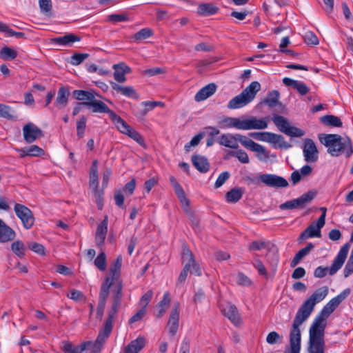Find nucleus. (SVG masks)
Returning a JSON list of instances; mask_svg holds the SVG:
<instances>
[{
    "label": "nucleus",
    "instance_id": "nucleus-1",
    "mask_svg": "<svg viewBox=\"0 0 353 353\" xmlns=\"http://www.w3.org/2000/svg\"><path fill=\"white\" fill-rule=\"evenodd\" d=\"M319 139L332 157L345 154L350 157L353 153L352 142L348 137H342L338 134H319Z\"/></svg>",
    "mask_w": 353,
    "mask_h": 353
},
{
    "label": "nucleus",
    "instance_id": "nucleus-2",
    "mask_svg": "<svg viewBox=\"0 0 353 353\" xmlns=\"http://www.w3.org/2000/svg\"><path fill=\"white\" fill-rule=\"evenodd\" d=\"M238 142H240L243 147L251 151L261 154L263 157L257 155L259 159H268L269 154L266 149L261 145L255 143L248 137L240 134H223L219 137L218 143L219 145L232 148L237 149L239 148Z\"/></svg>",
    "mask_w": 353,
    "mask_h": 353
},
{
    "label": "nucleus",
    "instance_id": "nucleus-3",
    "mask_svg": "<svg viewBox=\"0 0 353 353\" xmlns=\"http://www.w3.org/2000/svg\"><path fill=\"white\" fill-rule=\"evenodd\" d=\"M327 317L320 314L314 319L309 330L308 353H323L325 350L324 334Z\"/></svg>",
    "mask_w": 353,
    "mask_h": 353
},
{
    "label": "nucleus",
    "instance_id": "nucleus-4",
    "mask_svg": "<svg viewBox=\"0 0 353 353\" xmlns=\"http://www.w3.org/2000/svg\"><path fill=\"white\" fill-rule=\"evenodd\" d=\"M122 266V256H118L112 261L110 267L111 281L115 283V287L112 289V306L110 310L119 312L122 296H123V283L121 279V270Z\"/></svg>",
    "mask_w": 353,
    "mask_h": 353
},
{
    "label": "nucleus",
    "instance_id": "nucleus-5",
    "mask_svg": "<svg viewBox=\"0 0 353 353\" xmlns=\"http://www.w3.org/2000/svg\"><path fill=\"white\" fill-rule=\"evenodd\" d=\"M118 312L110 310L108 316L105 321L103 326L99 330V334L94 342L84 341L85 350H90V353H101L105 341L109 338L112 329L114 319L117 316Z\"/></svg>",
    "mask_w": 353,
    "mask_h": 353
},
{
    "label": "nucleus",
    "instance_id": "nucleus-6",
    "mask_svg": "<svg viewBox=\"0 0 353 353\" xmlns=\"http://www.w3.org/2000/svg\"><path fill=\"white\" fill-rule=\"evenodd\" d=\"M261 90V84L258 81H252L239 95L233 97L228 103L230 110L239 109L250 103Z\"/></svg>",
    "mask_w": 353,
    "mask_h": 353
},
{
    "label": "nucleus",
    "instance_id": "nucleus-7",
    "mask_svg": "<svg viewBox=\"0 0 353 353\" xmlns=\"http://www.w3.org/2000/svg\"><path fill=\"white\" fill-rule=\"evenodd\" d=\"M350 246L349 243L344 244L334 258L330 268L319 266L314 270V276L316 278L321 279L325 277L327 272L330 275L335 274L344 264L349 252Z\"/></svg>",
    "mask_w": 353,
    "mask_h": 353
},
{
    "label": "nucleus",
    "instance_id": "nucleus-8",
    "mask_svg": "<svg viewBox=\"0 0 353 353\" xmlns=\"http://www.w3.org/2000/svg\"><path fill=\"white\" fill-rule=\"evenodd\" d=\"M310 314L299 308L293 321L292 327L290 333V350L289 352H298L301 350V334L299 326L307 320Z\"/></svg>",
    "mask_w": 353,
    "mask_h": 353
},
{
    "label": "nucleus",
    "instance_id": "nucleus-9",
    "mask_svg": "<svg viewBox=\"0 0 353 353\" xmlns=\"http://www.w3.org/2000/svg\"><path fill=\"white\" fill-rule=\"evenodd\" d=\"M272 120L278 128V129L284 134L292 137H301L305 134V132L301 129L291 126L288 120L283 116L274 114Z\"/></svg>",
    "mask_w": 353,
    "mask_h": 353
},
{
    "label": "nucleus",
    "instance_id": "nucleus-10",
    "mask_svg": "<svg viewBox=\"0 0 353 353\" xmlns=\"http://www.w3.org/2000/svg\"><path fill=\"white\" fill-rule=\"evenodd\" d=\"M316 194L315 191H309L297 199L287 201L281 204L279 208L282 210L303 209L314 199Z\"/></svg>",
    "mask_w": 353,
    "mask_h": 353
},
{
    "label": "nucleus",
    "instance_id": "nucleus-11",
    "mask_svg": "<svg viewBox=\"0 0 353 353\" xmlns=\"http://www.w3.org/2000/svg\"><path fill=\"white\" fill-rule=\"evenodd\" d=\"M88 110H90L93 113H106L109 115L111 121L114 123L117 119L119 117L114 111L110 110L109 107L102 101L96 99L95 97L91 101L81 102Z\"/></svg>",
    "mask_w": 353,
    "mask_h": 353
},
{
    "label": "nucleus",
    "instance_id": "nucleus-12",
    "mask_svg": "<svg viewBox=\"0 0 353 353\" xmlns=\"http://www.w3.org/2000/svg\"><path fill=\"white\" fill-rule=\"evenodd\" d=\"M14 211L21 220L24 228L27 230L32 228L34 223V217L32 212L28 207L23 204L15 203Z\"/></svg>",
    "mask_w": 353,
    "mask_h": 353
},
{
    "label": "nucleus",
    "instance_id": "nucleus-13",
    "mask_svg": "<svg viewBox=\"0 0 353 353\" xmlns=\"http://www.w3.org/2000/svg\"><path fill=\"white\" fill-rule=\"evenodd\" d=\"M114 124L121 133L127 134L140 145H145L144 139L141 134L131 128L120 116L114 122Z\"/></svg>",
    "mask_w": 353,
    "mask_h": 353
},
{
    "label": "nucleus",
    "instance_id": "nucleus-14",
    "mask_svg": "<svg viewBox=\"0 0 353 353\" xmlns=\"http://www.w3.org/2000/svg\"><path fill=\"white\" fill-rule=\"evenodd\" d=\"M351 290L350 288H346L342 291L336 296L332 298L321 310L320 312L324 316L327 317L335 310V309L344 301L350 294Z\"/></svg>",
    "mask_w": 353,
    "mask_h": 353
},
{
    "label": "nucleus",
    "instance_id": "nucleus-15",
    "mask_svg": "<svg viewBox=\"0 0 353 353\" xmlns=\"http://www.w3.org/2000/svg\"><path fill=\"white\" fill-rule=\"evenodd\" d=\"M259 179L263 183L268 187L286 188L289 185L285 178L275 174H261L259 176Z\"/></svg>",
    "mask_w": 353,
    "mask_h": 353
},
{
    "label": "nucleus",
    "instance_id": "nucleus-16",
    "mask_svg": "<svg viewBox=\"0 0 353 353\" xmlns=\"http://www.w3.org/2000/svg\"><path fill=\"white\" fill-rule=\"evenodd\" d=\"M322 219H317L312 222L303 232L301 233L299 241L305 240L307 238L321 237V229L324 226Z\"/></svg>",
    "mask_w": 353,
    "mask_h": 353
},
{
    "label": "nucleus",
    "instance_id": "nucleus-17",
    "mask_svg": "<svg viewBox=\"0 0 353 353\" xmlns=\"http://www.w3.org/2000/svg\"><path fill=\"white\" fill-rule=\"evenodd\" d=\"M305 161L307 163H314L318 160L319 151L311 139H305L303 149Z\"/></svg>",
    "mask_w": 353,
    "mask_h": 353
},
{
    "label": "nucleus",
    "instance_id": "nucleus-18",
    "mask_svg": "<svg viewBox=\"0 0 353 353\" xmlns=\"http://www.w3.org/2000/svg\"><path fill=\"white\" fill-rule=\"evenodd\" d=\"M179 302H176L171 310L169 320L168 322V328L169 334L174 336L178 330L179 324Z\"/></svg>",
    "mask_w": 353,
    "mask_h": 353
},
{
    "label": "nucleus",
    "instance_id": "nucleus-19",
    "mask_svg": "<svg viewBox=\"0 0 353 353\" xmlns=\"http://www.w3.org/2000/svg\"><path fill=\"white\" fill-rule=\"evenodd\" d=\"M267 119L268 118L256 119L254 117H252L249 119L241 120V130L265 129L268 127Z\"/></svg>",
    "mask_w": 353,
    "mask_h": 353
},
{
    "label": "nucleus",
    "instance_id": "nucleus-20",
    "mask_svg": "<svg viewBox=\"0 0 353 353\" xmlns=\"http://www.w3.org/2000/svg\"><path fill=\"white\" fill-rule=\"evenodd\" d=\"M23 133L24 140L28 143L34 142L42 135L41 130L32 123H28L23 127Z\"/></svg>",
    "mask_w": 353,
    "mask_h": 353
},
{
    "label": "nucleus",
    "instance_id": "nucleus-21",
    "mask_svg": "<svg viewBox=\"0 0 353 353\" xmlns=\"http://www.w3.org/2000/svg\"><path fill=\"white\" fill-rule=\"evenodd\" d=\"M81 37L72 33L49 39V43L61 46L71 47L74 42L79 41Z\"/></svg>",
    "mask_w": 353,
    "mask_h": 353
},
{
    "label": "nucleus",
    "instance_id": "nucleus-22",
    "mask_svg": "<svg viewBox=\"0 0 353 353\" xmlns=\"http://www.w3.org/2000/svg\"><path fill=\"white\" fill-rule=\"evenodd\" d=\"M221 311L234 325H238L241 323L240 314L235 305L228 303L221 309Z\"/></svg>",
    "mask_w": 353,
    "mask_h": 353
},
{
    "label": "nucleus",
    "instance_id": "nucleus-23",
    "mask_svg": "<svg viewBox=\"0 0 353 353\" xmlns=\"http://www.w3.org/2000/svg\"><path fill=\"white\" fill-rule=\"evenodd\" d=\"M16 237L15 231L0 219V243H6L13 241Z\"/></svg>",
    "mask_w": 353,
    "mask_h": 353
},
{
    "label": "nucleus",
    "instance_id": "nucleus-24",
    "mask_svg": "<svg viewBox=\"0 0 353 353\" xmlns=\"http://www.w3.org/2000/svg\"><path fill=\"white\" fill-rule=\"evenodd\" d=\"M114 70V78L119 83H123L126 81L125 74L131 72V68L125 63L121 62L113 65Z\"/></svg>",
    "mask_w": 353,
    "mask_h": 353
},
{
    "label": "nucleus",
    "instance_id": "nucleus-25",
    "mask_svg": "<svg viewBox=\"0 0 353 353\" xmlns=\"http://www.w3.org/2000/svg\"><path fill=\"white\" fill-rule=\"evenodd\" d=\"M110 85L114 90L125 97L136 100L139 98V94L132 86H123L116 83L115 82H110Z\"/></svg>",
    "mask_w": 353,
    "mask_h": 353
},
{
    "label": "nucleus",
    "instance_id": "nucleus-26",
    "mask_svg": "<svg viewBox=\"0 0 353 353\" xmlns=\"http://www.w3.org/2000/svg\"><path fill=\"white\" fill-rule=\"evenodd\" d=\"M182 257L184 261H188L186 264H190V266L192 268V270L190 271L191 274H194L197 276L201 275V270L194 259L192 252L186 246L183 248Z\"/></svg>",
    "mask_w": 353,
    "mask_h": 353
},
{
    "label": "nucleus",
    "instance_id": "nucleus-27",
    "mask_svg": "<svg viewBox=\"0 0 353 353\" xmlns=\"http://www.w3.org/2000/svg\"><path fill=\"white\" fill-rule=\"evenodd\" d=\"M283 83L285 85L292 87L294 90H297L301 96L305 95L310 91L309 88L302 81L285 77L283 79Z\"/></svg>",
    "mask_w": 353,
    "mask_h": 353
},
{
    "label": "nucleus",
    "instance_id": "nucleus-28",
    "mask_svg": "<svg viewBox=\"0 0 353 353\" xmlns=\"http://www.w3.org/2000/svg\"><path fill=\"white\" fill-rule=\"evenodd\" d=\"M146 340L144 336H139L136 339L132 340L125 348L123 353H138L145 345Z\"/></svg>",
    "mask_w": 353,
    "mask_h": 353
},
{
    "label": "nucleus",
    "instance_id": "nucleus-29",
    "mask_svg": "<svg viewBox=\"0 0 353 353\" xmlns=\"http://www.w3.org/2000/svg\"><path fill=\"white\" fill-rule=\"evenodd\" d=\"M111 286H113V289L115 287V283L111 281L110 276H106L101 285L98 303L106 304Z\"/></svg>",
    "mask_w": 353,
    "mask_h": 353
},
{
    "label": "nucleus",
    "instance_id": "nucleus-30",
    "mask_svg": "<svg viewBox=\"0 0 353 353\" xmlns=\"http://www.w3.org/2000/svg\"><path fill=\"white\" fill-rule=\"evenodd\" d=\"M217 88L216 85L214 83H211L201 89H200L195 94L194 99L196 101H201L205 100L208 97H211L214 94Z\"/></svg>",
    "mask_w": 353,
    "mask_h": 353
},
{
    "label": "nucleus",
    "instance_id": "nucleus-31",
    "mask_svg": "<svg viewBox=\"0 0 353 353\" xmlns=\"http://www.w3.org/2000/svg\"><path fill=\"white\" fill-rule=\"evenodd\" d=\"M192 163L195 168L201 173H206L210 169V163L205 157L194 154L192 156Z\"/></svg>",
    "mask_w": 353,
    "mask_h": 353
},
{
    "label": "nucleus",
    "instance_id": "nucleus-32",
    "mask_svg": "<svg viewBox=\"0 0 353 353\" xmlns=\"http://www.w3.org/2000/svg\"><path fill=\"white\" fill-rule=\"evenodd\" d=\"M219 124L222 128H234L241 130V120L239 118L224 117L219 121Z\"/></svg>",
    "mask_w": 353,
    "mask_h": 353
},
{
    "label": "nucleus",
    "instance_id": "nucleus-33",
    "mask_svg": "<svg viewBox=\"0 0 353 353\" xmlns=\"http://www.w3.org/2000/svg\"><path fill=\"white\" fill-rule=\"evenodd\" d=\"M96 96L101 97V95L97 94V92L93 90H75L72 92V97L79 101H91Z\"/></svg>",
    "mask_w": 353,
    "mask_h": 353
},
{
    "label": "nucleus",
    "instance_id": "nucleus-34",
    "mask_svg": "<svg viewBox=\"0 0 353 353\" xmlns=\"http://www.w3.org/2000/svg\"><path fill=\"white\" fill-rule=\"evenodd\" d=\"M219 8L210 3H203L199 5L197 12L199 15L210 16L218 12Z\"/></svg>",
    "mask_w": 353,
    "mask_h": 353
},
{
    "label": "nucleus",
    "instance_id": "nucleus-35",
    "mask_svg": "<svg viewBox=\"0 0 353 353\" xmlns=\"http://www.w3.org/2000/svg\"><path fill=\"white\" fill-rule=\"evenodd\" d=\"M279 92L276 90H274L268 93L267 97L264 99L263 102L269 108H274L276 105L282 106L281 103L279 100Z\"/></svg>",
    "mask_w": 353,
    "mask_h": 353
},
{
    "label": "nucleus",
    "instance_id": "nucleus-36",
    "mask_svg": "<svg viewBox=\"0 0 353 353\" xmlns=\"http://www.w3.org/2000/svg\"><path fill=\"white\" fill-rule=\"evenodd\" d=\"M320 121L323 125L330 127L341 128L343 125V123L339 117L331 114L321 117Z\"/></svg>",
    "mask_w": 353,
    "mask_h": 353
},
{
    "label": "nucleus",
    "instance_id": "nucleus-37",
    "mask_svg": "<svg viewBox=\"0 0 353 353\" xmlns=\"http://www.w3.org/2000/svg\"><path fill=\"white\" fill-rule=\"evenodd\" d=\"M314 248L312 243H309L306 247L301 249L294 256L291 261L290 266L295 267L300 261L310 253V252Z\"/></svg>",
    "mask_w": 353,
    "mask_h": 353
},
{
    "label": "nucleus",
    "instance_id": "nucleus-38",
    "mask_svg": "<svg viewBox=\"0 0 353 353\" xmlns=\"http://www.w3.org/2000/svg\"><path fill=\"white\" fill-rule=\"evenodd\" d=\"M170 294L168 292L164 293L163 299L158 303L157 305L159 309L158 313L157 314V317L161 318L163 316L165 312H166L167 308L169 307L171 299H170Z\"/></svg>",
    "mask_w": 353,
    "mask_h": 353
},
{
    "label": "nucleus",
    "instance_id": "nucleus-39",
    "mask_svg": "<svg viewBox=\"0 0 353 353\" xmlns=\"http://www.w3.org/2000/svg\"><path fill=\"white\" fill-rule=\"evenodd\" d=\"M62 350L65 353H82L85 350V345L83 342L79 345H75L71 342L64 341Z\"/></svg>",
    "mask_w": 353,
    "mask_h": 353
},
{
    "label": "nucleus",
    "instance_id": "nucleus-40",
    "mask_svg": "<svg viewBox=\"0 0 353 353\" xmlns=\"http://www.w3.org/2000/svg\"><path fill=\"white\" fill-rule=\"evenodd\" d=\"M243 191L241 188H234L225 194L226 201L228 203H235L242 197Z\"/></svg>",
    "mask_w": 353,
    "mask_h": 353
},
{
    "label": "nucleus",
    "instance_id": "nucleus-41",
    "mask_svg": "<svg viewBox=\"0 0 353 353\" xmlns=\"http://www.w3.org/2000/svg\"><path fill=\"white\" fill-rule=\"evenodd\" d=\"M328 294V287L323 286L322 288H320L317 289L310 297L309 299L314 303L316 305V303L321 302L323 301L325 296Z\"/></svg>",
    "mask_w": 353,
    "mask_h": 353
},
{
    "label": "nucleus",
    "instance_id": "nucleus-42",
    "mask_svg": "<svg viewBox=\"0 0 353 353\" xmlns=\"http://www.w3.org/2000/svg\"><path fill=\"white\" fill-rule=\"evenodd\" d=\"M21 156L22 157L26 156L39 157L43 153V149L37 145H32L29 147H26L20 150Z\"/></svg>",
    "mask_w": 353,
    "mask_h": 353
},
{
    "label": "nucleus",
    "instance_id": "nucleus-43",
    "mask_svg": "<svg viewBox=\"0 0 353 353\" xmlns=\"http://www.w3.org/2000/svg\"><path fill=\"white\" fill-rule=\"evenodd\" d=\"M98 161L94 160L92 162L90 171V185L94 186V189L98 188Z\"/></svg>",
    "mask_w": 353,
    "mask_h": 353
},
{
    "label": "nucleus",
    "instance_id": "nucleus-44",
    "mask_svg": "<svg viewBox=\"0 0 353 353\" xmlns=\"http://www.w3.org/2000/svg\"><path fill=\"white\" fill-rule=\"evenodd\" d=\"M17 54V50L8 46L3 47L0 50V58L4 61L13 60Z\"/></svg>",
    "mask_w": 353,
    "mask_h": 353
},
{
    "label": "nucleus",
    "instance_id": "nucleus-45",
    "mask_svg": "<svg viewBox=\"0 0 353 353\" xmlns=\"http://www.w3.org/2000/svg\"><path fill=\"white\" fill-rule=\"evenodd\" d=\"M14 111L11 110L9 105L0 103V117L5 118L11 121H16L17 116L14 115Z\"/></svg>",
    "mask_w": 353,
    "mask_h": 353
},
{
    "label": "nucleus",
    "instance_id": "nucleus-46",
    "mask_svg": "<svg viewBox=\"0 0 353 353\" xmlns=\"http://www.w3.org/2000/svg\"><path fill=\"white\" fill-rule=\"evenodd\" d=\"M26 245L21 241H15L11 245L12 251L19 257L25 256Z\"/></svg>",
    "mask_w": 353,
    "mask_h": 353
},
{
    "label": "nucleus",
    "instance_id": "nucleus-47",
    "mask_svg": "<svg viewBox=\"0 0 353 353\" xmlns=\"http://www.w3.org/2000/svg\"><path fill=\"white\" fill-rule=\"evenodd\" d=\"M0 31L7 33L8 37H16L17 38H25V33L22 32H16L10 29L9 26L3 23L0 22Z\"/></svg>",
    "mask_w": 353,
    "mask_h": 353
},
{
    "label": "nucleus",
    "instance_id": "nucleus-48",
    "mask_svg": "<svg viewBox=\"0 0 353 353\" xmlns=\"http://www.w3.org/2000/svg\"><path fill=\"white\" fill-rule=\"evenodd\" d=\"M69 90L67 88L62 86L59 88L57 94L56 102L59 105H64L68 101Z\"/></svg>",
    "mask_w": 353,
    "mask_h": 353
},
{
    "label": "nucleus",
    "instance_id": "nucleus-49",
    "mask_svg": "<svg viewBox=\"0 0 353 353\" xmlns=\"http://www.w3.org/2000/svg\"><path fill=\"white\" fill-rule=\"evenodd\" d=\"M153 35V31L148 28H143L139 32H136L132 38L136 41L146 39Z\"/></svg>",
    "mask_w": 353,
    "mask_h": 353
},
{
    "label": "nucleus",
    "instance_id": "nucleus-50",
    "mask_svg": "<svg viewBox=\"0 0 353 353\" xmlns=\"http://www.w3.org/2000/svg\"><path fill=\"white\" fill-rule=\"evenodd\" d=\"M94 265L101 271H104L106 268V255L101 250L94 261Z\"/></svg>",
    "mask_w": 353,
    "mask_h": 353
},
{
    "label": "nucleus",
    "instance_id": "nucleus-51",
    "mask_svg": "<svg viewBox=\"0 0 353 353\" xmlns=\"http://www.w3.org/2000/svg\"><path fill=\"white\" fill-rule=\"evenodd\" d=\"M228 155L236 157L243 163H248L250 162L248 154L243 150L236 151L230 150Z\"/></svg>",
    "mask_w": 353,
    "mask_h": 353
},
{
    "label": "nucleus",
    "instance_id": "nucleus-52",
    "mask_svg": "<svg viewBox=\"0 0 353 353\" xmlns=\"http://www.w3.org/2000/svg\"><path fill=\"white\" fill-rule=\"evenodd\" d=\"M86 117L82 115L77 122V135L79 139L82 138L84 135L85 129L86 128Z\"/></svg>",
    "mask_w": 353,
    "mask_h": 353
},
{
    "label": "nucleus",
    "instance_id": "nucleus-53",
    "mask_svg": "<svg viewBox=\"0 0 353 353\" xmlns=\"http://www.w3.org/2000/svg\"><path fill=\"white\" fill-rule=\"evenodd\" d=\"M67 296L74 301L85 302L86 297L82 292L78 290L72 289Z\"/></svg>",
    "mask_w": 353,
    "mask_h": 353
},
{
    "label": "nucleus",
    "instance_id": "nucleus-54",
    "mask_svg": "<svg viewBox=\"0 0 353 353\" xmlns=\"http://www.w3.org/2000/svg\"><path fill=\"white\" fill-rule=\"evenodd\" d=\"M108 21L112 23L130 21L129 15L127 13L112 14L108 16Z\"/></svg>",
    "mask_w": 353,
    "mask_h": 353
},
{
    "label": "nucleus",
    "instance_id": "nucleus-55",
    "mask_svg": "<svg viewBox=\"0 0 353 353\" xmlns=\"http://www.w3.org/2000/svg\"><path fill=\"white\" fill-rule=\"evenodd\" d=\"M304 42L307 45L316 46L319 44L317 36L312 31H308L303 37Z\"/></svg>",
    "mask_w": 353,
    "mask_h": 353
},
{
    "label": "nucleus",
    "instance_id": "nucleus-56",
    "mask_svg": "<svg viewBox=\"0 0 353 353\" xmlns=\"http://www.w3.org/2000/svg\"><path fill=\"white\" fill-rule=\"evenodd\" d=\"M88 57L89 54L87 53H74L70 57V63L73 65H78Z\"/></svg>",
    "mask_w": 353,
    "mask_h": 353
},
{
    "label": "nucleus",
    "instance_id": "nucleus-57",
    "mask_svg": "<svg viewBox=\"0 0 353 353\" xmlns=\"http://www.w3.org/2000/svg\"><path fill=\"white\" fill-rule=\"evenodd\" d=\"M203 132L198 133L191 139V141L189 143L185 145V150L186 152H189L191 146H196L199 145V143H200L201 140L203 139Z\"/></svg>",
    "mask_w": 353,
    "mask_h": 353
},
{
    "label": "nucleus",
    "instance_id": "nucleus-58",
    "mask_svg": "<svg viewBox=\"0 0 353 353\" xmlns=\"http://www.w3.org/2000/svg\"><path fill=\"white\" fill-rule=\"evenodd\" d=\"M352 274H353V252H351L343 270V275L345 278L348 277Z\"/></svg>",
    "mask_w": 353,
    "mask_h": 353
},
{
    "label": "nucleus",
    "instance_id": "nucleus-59",
    "mask_svg": "<svg viewBox=\"0 0 353 353\" xmlns=\"http://www.w3.org/2000/svg\"><path fill=\"white\" fill-rule=\"evenodd\" d=\"M252 265L257 270V271L260 275H263L265 277L268 276V272H267L266 268L260 259H255L254 260V261L252 262Z\"/></svg>",
    "mask_w": 353,
    "mask_h": 353
},
{
    "label": "nucleus",
    "instance_id": "nucleus-60",
    "mask_svg": "<svg viewBox=\"0 0 353 353\" xmlns=\"http://www.w3.org/2000/svg\"><path fill=\"white\" fill-rule=\"evenodd\" d=\"M165 73V69L162 68H153L142 71L143 75L152 77L160 74Z\"/></svg>",
    "mask_w": 353,
    "mask_h": 353
},
{
    "label": "nucleus",
    "instance_id": "nucleus-61",
    "mask_svg": "<svg viewBox=\"0 0 353 353\" xmlns=\"http://www.w3.org/2000/svg\"><path fill=\"white\" fill-rule=\"evenodd\" d=\"M281 340V336L279 335V334L275 331L270 332L267 337H266V341L270 345L275 344L276 343L280 342Z\"/></svg>",
    "mask_w": 353,
    "mask_h": 353
},
{
    "label": "nucleus",
    "instance_id": "nucleus-62",
    "mask_svg": "<svg viewBox=\"0 0 353 353\" xmlns=\"http://www.w3.org/2000/svg\"><path fill=\"white\" fill-rule=\"evenodd\" d=\"M153 296L152 290L147 291L140 299L139 304L142 306L141 308H145L148 304L151 301Z\"/></svg>",
    "mask_w": 353,
    "mask_h": 353
},
{
    "label": "nucleus",
    "instance_id": "nucleus-63",
    "mask_svg": "<svg viewBox=\"0 0 353 353\" xmlns=\"http://www.w3.org/2000/svg\"><path fill=\"white\" fill-rule=\"evenodd\" d=\"M136 188V179L132 178L129 182H128L123 188V191L128 195H132Z\"/></svg>",
    "mask_w": 353,
    "mask_h": 353
},
{
    "label": "nucleus",
    "instance_id": "nucleus-64",
    "mask_svg": "<svg viewBox=\"0 0 353 353\" xmlns=\"http://www.w3.org/2000/svg\"><path fill=\"white\" fill-rule=\"evenodd\" d=\"M230 174L228 171L221 172L214 183V187L216 188H220L230 178Z\"/></svg>",
    "mask_w": 353,
    "mask_h": 353
}]
</instances>
